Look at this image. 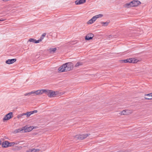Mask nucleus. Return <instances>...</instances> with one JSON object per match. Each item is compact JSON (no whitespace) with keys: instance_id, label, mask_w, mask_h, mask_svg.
Listing matches in <instances>:
<instances>
[{"instance_id":"4468645a","label":"nucleus","mask_w":152,"mask_h":152,"mask_svg":"<svg viewBox=\"0 0 152 152\" xmlns=\"http://www.w3.org/2000/svg\"><path fill=\"white\" fill-rule=\"evenodd\" d=\"M28 41L30 42H34L35 43H39L40 42H41V40H39V39L36 40L35 39L33 38H30L29 39Z\"/></svg>"},{"instance_id":"f704fd0d","label":"nucleus","mask_w":152,"mask_h":152,"mask_svg":"<svg viewBox=\"0 0 152 152\" xmlns=\"http://www.w3.org/2000/svg\"><path fill=\"white\" fill-rule=\"evenodd\" d=\"M22 147L21 146H20L18 148V149H20L22 148Z\"/></svg>"},{"instance_id":"20e7f679","label":"nucleus","mask_w":152,"mask_h":152,"mask_svg":"<svg viewBox=\"0 0 152 152\" xmlns=\"http://www.w3.org/2000/svg\"><path fill=\"white\" fill-rule=\"evenodd\" d=\"M13 117V113L12 112H10L5 115L4 118L3 119V121L9 120Z\"/></svg>"},{"instance_id":"4be33fe9","label":"nucleus","mask_w":152,"mask_h":152,"mask_svg":"<svg viewBox=\"0 0 152 152\" xmlns=\"http://www.w3.org/2000/svg\"><path fill=\"white\" fill-rule=\"evenodd\" d=\"M83 63L81 62H77L75 65V67H78L82 65Z\"/></svg>"},{"instance_id":"f03ea898","label":"nucleus","mask_w":152,"mask_h":152,"mask_svg":"<svg viewBox=\"0 0 152 152\" xmlns=\"http://www.w3.org/2000/svg\"><path fill=\"white\" fill-rule=\"evenodd\" d=\"M50 91V90H49L42 89L36 91V92H37V95H38L40 94H42L43 93H45L48 96Z\"/></svg>"},{"instance_id":"393cba45","label":"nucleus","mask_w":152,"mask_h":152,"mask_svg":"<svg viewBox=\"0 0 152 152\" xmlns=\"http://www.w3.org/2000/svg\"><path fill=\"white\" fill-rule=\"evenodd\" d=\"M103 16V15L101 14H100L98 15H96L95 16H94L95 17V18H96V19L99 18H101Z\"/></svg>"},{"instance_id":"2eb2a0df","label":"nucleus","mask_w":152,"mask_h":152,"mask_svg":"<svg viewBox=\"0 0 152 152\" xmlns=\"http://www.w3.org/2000/svg\"><path fill=\"white\" fill-rule=\"evenodd\" d=\"M55 91L50 90L48 97H55Z\"/></svg>"},{"instance_id":"f8f14e48","label":"nucleus","mask_w":152,"mask_h":152,"mask_svg":"<svg viewBox=\"0 0 152 152\" xmlns=\"http://www.w3.org/2000/svg\"><path fill=\"white\" fill-rule=\"evenodd\" d=\"M8 143L9 142L7 141L3 142L2 143V147L4 148H6L9 147Z\"/></svg>"},{"instance_id":"e433bc0d","label":"nucleus","mask_w":152,"mask_h":152,"mask_svg":"<svg viewBox=\"0 0 152 152\" xmlns=\"http://www.w3.org/2000/svg\"><path fill=\"white\" fill-rule=\"evenodd\" d=\"M148 96V97H147V98H149V97H151V96L150 95V96Z\"/></svg>"},{"instance_id":"bb28decb","label":"nucleus","mask_w":152,"mask_h":152,"mask_svg":"<svg viewBox=\"0 0 152 152\" xmlns=\"http://www.w3.org/2000/svg\"><path fill=\"white\" fill-rule=\"evenodd\" d=\"M27 116H26V117L27 118L29 117L30 115L32 114L31 112V111L30 112H27Z\"/></svg>"},{"instance_id":"a878e982","label":"nucleus","mask_w":152,"mask_h":152,"mask_svg":"<svg viewBox=\"0 0 152 152\" xmlns=\"http://www.w3.org/2000/svg\"><path fill=\"white\" fill-rule=\"evenodd\" d=\"M32 152H38L39 150V149H35L34 148L31 149Z\"/></svg>"},{"instance_id":"f257e3e1","label":"nucleus","mask_w":152,"mask_h":152,"mask_svg":"<svg viewBox=\"0 0 152 152\" xmlns=\"http://www.w3.org/2000/svg\"><path fill=\"white\" fill-rule=\"evenodd\" d=\"M73 66V64L71 62L66 63L60 66L58 70L60 72L70 71L72 69Z\"/></svg>"},{"instance_id":"1a4fd4ad","label":"nucleus","mask_w":152,"mask_h":152,"mask_svg":"<svg viewBox=\"0 0 152 152\" xmlns=\"http://www.w3.org/2000/svg\"><path fill=\"white\" fill-rule=\"evenodd\" d=\"M128 59V60L129 62V63H137L138 61L137 60V59L135 58H130Z\"/></svg>"},{"instance_id":"c9c22d12","label":"nucleus","mask_w":152,"mask_h":152,"mask_svg":"<svg viewBox=\"0 0 152 152\" xmlns=\"http://www.w3.org/2000/svg\"><path fill=\"white\" fill-rule=\"evenodd\" d=\"M2 1L4 2H5V1H9V0H2Z\"/></svg>"},{"instance_id":"ddd939ff","label":"nucleus","mask_w":152,"mask_h":152,"mask_svg":"<svg viewBox=\"0 0 152 152\" xmlns=\"http://www.w3.org/2000/svg\"><path fill=\"white\" fill-rule=\"evenodd\" d=\"M129 111L128 110H124L120 113L119 114L121 115H128L129 113Z\"/></svg>"},{"instance_id":"6ab92c4d","label":"nucleus","mask_w":152,"mask_h":152,"mask_svg":"<svg viewBox=\"0 0 152 152\" xmlns=\"http://www.w3.org/2000/svg\"><path fill=\"white\" fill-rule=\"evenodd\" d=\"M23 130H24V129H23V127L22 128H20L15 130V133H18L20 132L21 131H23Z\"/></svg>"},{"instance_id":"aec40b11","label":"nucleus","mask_w":152,"mask_h":152,"mask_svg":"<svg viewBox=\"0 0 152 152\" xmlns=\"http://www.w3.org/2000/svg\"><path fill=\"white\" fill-rule=\"evenodd\" d=\"M110 23V21H107L105 22H101V23L104 26H107L108 24Z\"/></svg>"},{"instance_id":"58836bf2","label":"nucleus","mask_w":152,"mask_h":152,"mask_svg":"<svg viewBox=\"0 0 152 152\" xmlns=\"http://www.w3.org/2000/svg\"><path fill=\"white\" fill-rule=\"evenodd\" d=\"M19 143V142H18V143H15V144L16 145H17L18 144V143Z\"/></svg>"},{"instance_id":"9d476101","label":"nucleus","mask_w":152,"mask_h":152,"mask_svg":"<svg viewBox=\"0 0 152 152\" xmlns=\"http://www.w3.org/2000/svg\"><path fill=\"white\" fill-rule=\"evenodd\" d=\"M86 0H77L75 1V4L76 5H79L85 3Z\"/></svg>"},{"instance_id":"b1692460","label":"nucleus","mask_w":152,"mask_h":152,"mask_svg":"<svg viewBox=\"0 0 152 152\" xmlns=\"http://www.w3.org/2000/svg\"><path fill=\"white\" fill-rule=\"evenodd\" d=\"M15 143L14 142H9L8 145L9 147H11L14 145H15Z\"/></svg>"},{"instance_id":"a211bd4d","label":"nucleus","mask_w":152,"mask_h":152,"mask_svg":"<svg viewBox=\"0 0 152 152\" xmlns=\"http://www.w3.org/2000/svg\"><path fill=\"white\" fill-rule=\"evenodd\" d=\"M150 95L151 96V97H149V98L146 97L145 96V97L144 98L145 99L148 100H152V93L145 95V96H148Z\"/></svg>"},{"instance_id":"c756f323","label":"nucleus","mask_w":152,"mask_h":152,"mask_svg":"<svg viewBox=\"0 0 152 152\" xmlns=\"http://www.w3.org/2000/svg\"><path fill=\"white\" fill-rule=\"evenodd\" d=\"M32 114L35 113H37V110H34L33 111H31Z\"/></svg>"},{"instance_id":"0eeeda50","label":"nucleus","mask_w":152,"mask_h":152,"mask_svg":"<svg viewBox=\"0 0 152 152\" xmlns=\"http://www.w3.org/2000/svg\"><path fill=\"white\" fill-rule=\"evenodd\" d=\"M94 35L92 33H90L87 35L85 37V39L86 40H89L92 39Z\"/></svg>"},{"instance_id":"4c0bfd02","label":"nucleus","mask_w":152,"mask_h":152,"mask_svg":"<svg viewBox=\"0 0 152 152\" xmlns=\"http://www.w3.org/2000/svg\"><path fill=\"white\" fill-rule=\"evenodd\" d=\"M1 140H0V145L1 144Z\"/></svg>"},{"instance_id":"cd10ccee","label":"nucleus","mask_w":152,"mask_h":152,"mask_svg":"<svg viewBox=\"0 0 152 152\" xmlns=\"http://www.w3.org/2000/svg\"><path fill=\"white\" fill-rule=\"evenodd\" d=\"M121 61H124V62L125 63H129V62L128 61V58L124 60H121Z\"/></svg>"},{"instance_id":"39448f33","label":"nucleus","mask_w":152,"mask_h":152,"mask_svg":"<svg viewBox=\"0 0 152 152\" xmlns=\"http://www.w3.org/2000/svg\"><path fill=\"white\" fill-rule=\"evenodd\" d=\"M23 129H24V132H27L31 131L33 129L34 127L33 126H30L28 127L27 126H26L23 127Z\"/></svg>"},{"instance_id":"7c9ffc66","label":"nucleus","mask_w":152,"mask_h":152,"mask_svg":"<svg viewBox=\"0 0 152 152\" xmlns=\"http://www.w3.org/2000/svg\"><path fill=\"white\" fill-rule=\"evenodd\" d=\"M55 96L56 95H58V91H56V92L55 91Z\"/></svg>"},{"instance_id":"423d86ee","label":"nucleus","mask_w":152,"mask_h":152,"mask_svg":"<svg viewBox=\"0 0 152 152\" xmlns=\"http://www.w3.org/2000/svg\"><path fill=\"white\" fill-rule=\"evenodd\" d=\"M133 7H137L141 4V2L138 0H133L131 2Z\"/></svg>"},{"instance_id":"7ed1b4c3","label":"nucleus","mask_w":152,"mask_h":152,"mask_svg":"<svg viewBox=\"0 0 152 152\" xmlns=\"http://www.w3.org/2000/svg\"><path fill=\"white\" fill-rule=\"evenodd\" d=\"M90 135V134H83L75 136V138H77L78 140H81L86 138Z\"/></svg>"},{"instance_id":"c85d7f7f","label":"nucleus","mask_w":152,"mask_h":152,"mask_svg":"<svg viewBox=\"0 0 152 152\" xmlns=\"http://www.w3.org/2000/svg\"><path fill=\"white\" fill-rule=\"evenodd\" d=\"M23 115H23V113L21 114H19L18 115L17 118H21L22 116H23Z\"/></svg>"},{"instance_id":"6e6552de","label":"nucleus","mask_w":152,"mask_h":152,"mask_svg":"<svg viewBox=\"0 0 152 152\" xmlns=\"http://www.w3.org/2000/svg\"><path fill=\"white\" fill-rule=\"evenodd\" d=\"M17 60L16 59L13 58L12 59H9L7 60L6 61V63L7 64H12L14 62H15Z\"/></svg>"},{"instance_id":"dca6fc26","label":"nucleus","mask_w":152,"mask_h":152,"mask_svg":"<svg viewBox=\"0 0 152 152\" xmlns=\"http://www.w3.org/2000/svg\"><path fill=\"white\" fill-rule=\"evenodd\" d=\"M33 94H35L36 95H37V92H36V91H31L30 92H29L28 93H27L26 94H25L24 95L25 96H27L28 95H31Z\"/></svg>"},{"instance_id":"412c9836","label":"nucleus","mask_w":152,"mask_h":152,"mask_svg":"<svg viewBox=\"0 0 152 152\" xmlns=\"http://www.w3.org/2000/svg\"><path fill=\"white\" fill-rule=\"evenodd\" d=\"M126 7L128 8L133 7L132 6V4L131 3V2L129 3H126L125 5Z\"/></svg>"},{"instance_id":"473e14b6","label":"nucleus","mask_w":152,"mask_h":152,"mask_svg":"<svg viewBox=\"0 0 152 152\" xmlns=\"http://www.w3.org/2000/svg\"><path fill=\"white\" fill-rule=\"evenodd\" d=\"M6 20V19H0V21H4L5 20Z\"/></svg>"},{"instance_id":"72a5a7b5","label":"nucleus","mask_w":152,"mask_h":152,"mask_svg":"<svg viewBox=\"0 0 152 152\" xmlns=\"http://www.w3.org/2000/svg\"><path fill=\"white\" fill-rule=\"evenodd\" d=\"M23 115H26L27 116V112L26 113H23Z\"/></svg>"},{"instance_id":"5701e85b","label":"nucleus","mask_w":152,"mask_h":152,"mask_svg":"<svg viewBox=\"0 0 152 152\" xmlns=\"http://www.w3.org/2000/svg\"><path fill=\"white\" fill-rule=\"evenodd\" d=\"M46 35V33H43V34L42 35L41 37H40V39H39V40H41V41L42 40L44 39V37Z\"/></svg>"},{"instance_id":"2f4dec72","label":"nucleus","mask_w":152,"mask_h":152,"mask_svg":"<svg viewBox=\"0 0 152 152\" xmlns=\"http://www.w3.org/2000/svg\"><path fill=\"white\" fill-rule=\"evenodd\" d=\"M32 150H31V149H29L26 152H32Z\"/></svg>"},{"instance_id":"f3484780","label":"nucleus","mask_w":152,"mask_h":152,"mask_svg":"<svg viewBox=\"0 0 152 152\" xmlns=\"http://www.w3.org/2000/svg\"><path fill=\"white\" fill-rule=\"evenodd\" d=\"M57 49L56 48H50L49 49L50 53H54L56 51Z\"/></svg>"},{"instance_id":"9b49d317","label":"nucleus","mask_w":152,"mask_h":152,"mask_svg":"<svg viewBox=\"0 0 152 152\" xmlns=\"http://www.w3.org/2000/svg\"><path fill=\"white\" fill-rule=\"evenodd\" d=\"M96 20L95 17L94 16L87 22V24H91L95 21Z\"/></svg>"}]
</instances>
